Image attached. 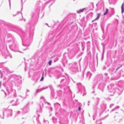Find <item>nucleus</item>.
<instances>
[{
	"label": "nucleus",
	"mask_w": 124,
	"mask_h": 124,
	"mask_svg": "<svg viewBox=\"0 0 124 124\" xmlns=\"http://www.w3.org/2000/svg\"><path fill=\"white\" fill-rule=\"evenodd\" d=\"M108 9L107 8L106 9V12L104 14V15H105L107 14L108 12Z\"/></svg>",
	"instance_id": "3"
},
{
	"label": "nucleus",
	"mask_w": 124,
	"mask_h": 124,
	"mask_svg": "<svg viewBox=\"0 0 124 124\" xmlns=\"http://www.w3.org/2000/svg\"><path fill=\"white\" fill-rule=\"evenodd\" d=\"M85 8H84L81 9H80L79 10L77 11V13L78 14L80 13V12H83Z\"/></svg>",
	"instance_id": "2"
},
{
	"label": "nucleus",
	"mask_w": 124,
	"mask_h": 124,
	"mask_svg": "<svg viewBox=\"0 0 124 124\" xmlns=\"http://www.w3.org/2000/svg\"><path fill=\"white\" fill-rule=\"evenodd\" d=\"M122 13H123L124 11V8L121 9Z\"/></svg>",
	"instance_id": "7"
},
{
	"label": "nucleus",
	"mask_w": 124,
	"mask_h": 124,
	"mask_svg": "<svg viewBox=\"0 0 124 124\" xmlns=\"http://www.w3.org/2000/svg\"><path fill=\"white\" fill-rule=\"evenodd\" d=\"M52 61L51 60L48 62V64L49 65H51V64Z\"/></svg>",
	"instance_id": "5"
},
{
	"label": "nucleus",
	"mask_w": 124,
	"mask_h": 124,
	"mask_svg": "<svg viewBox=\"0 0 124 124\" xmlns=\"http://www.w3.org/2000/svg\"><path fill=\"white\" fill-rule=\"evenodd\" d=\"M124 3H123L122 4V6H121V9L124 8Z\"/></svg>",
	"instance_id": "6"
},
{
	"label": "nucleus",
	"mask_w": 124,
	"mask_h": 124,
	"mask_svg": "<svg viewBox=\"0 0 124 124\" xmlns=\"http://www.w3.org/2000/svg\"><path fill=\"white\" fill-rule=\"evenodd\" d=\"M44 73V72H43L42 76L41 77V79L40 80V81L43 80L44 79V78L43 77Z\"/></svg>",
	"instance_id": "4"
},
{
	"label": "nucleus",
	"mask_w": 124,
	"mask_h": 124,
	"mask_svg": "<svg viewBox=\"0 0 124 124\" xmlns=\"http://www.w3.org/2000/svg\"><path fill=\"white\" fill-rule=\"evenodd\" d=\"M97 17L95 19V20H98L99 18L101 16V14L100 13H97Z\"/></svg>",
	"instance_id": "1"
},
{
	"label": "nucleus",
	"mask_w": 124,
	"mask_h": 124,
	"mask_svg": "<svg viewBox=\"0 0 124 124\" xmlns=\"http://www.w3.org/2000/svg\"><path fill=\"white\" fill-rule=\"evenodd\" d=\"M95 20V19H94V20H93L92 21V22H93L95 20Z\"/></svg>",
	"instance_id": "9"
},
{
	"label": "nucleus",
	"mask_w": 124,
	"mask_h": 124,
	"mask_svg": "<svg viewBox=\"0 0 124 124\" xmlns=\"http://www.w3.org/2000/svg\"><path fill=\"white\" fill-rule=\"evenodd\" d=\"M81 110V108L80 107H79L78 108V110L80 111Z\"/></svg>",
	"instance_id": "8"
}]
</instances>
